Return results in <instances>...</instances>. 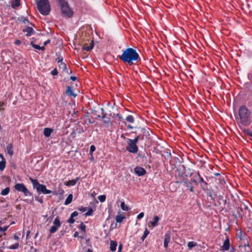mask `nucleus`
Returning <instances> with one entry per match:
<instances>
[{
    "label": "nucleus",
    "instance_id": "1",
    "mask_svg": "<svg viewBox=\"0 0 252 252\" xmlns=\"http://www.w3.org/2000/svg\"><path fill=\"white\" fill-rule=\"evenodd\" d=\"M139 56L136 50L132 48H126L120 56V59L125 63L131 65L133 61H137Z\"/></svg>",
    "mask_w": 252,
    "mask_h": 252
},
{
    "label": "nucleus",
    "instance_id": "2",
    "mask_svg": "<svg viewBox=\"0 0 252 252\" xmlns=\"http://www.w3.org/2000/svg\"><path fill=\"white\" fill-rule=\"evenodd\" d=\"M251 111L246 106H242L239 109L238 115L236 116V119L238 123L245 126H248L251 124Z\"/></svg>",
    "mask_w": 252,
    "mask_h": 252
},
{
    "label": "nucleus",
    "instance_id": "3",
    "mask_svg": "<svg viewBox=\"0 0 252 252\" xmlns=\"http://www.w3.org/2000/svg\"><path fill=\"white\" fill-rule=\"evenodd\" d=\"M37 7L39 12L43 15H47L51 11L48 0H37Z\"/></svg>",
    "mask_w": 252,
    "mask_h": 252
},
{
    "label": "nucleus",
    "instance_id": "4",
    "mask_svg": "<svg viewBox=\"0 0 252 252\" xmlns=\"http://www.w3.org/2000/svg\"><path fill=\"white\" fill-rule=\"evenodd\" d=\"M30 180L33 185V188L36 189L38 193L44 194L52 193V191L51 190L47 189L45 185L39 184L37 180L32 179V178H30Z\"/></svg>",
    "mask_w": 252,
    "mask_h": 252
},
{
    "label": "nucleus",
    "instance_id": "5",
    "mask_svg": "<svg viewBox=\"0 0 252 252\" xmlns=\"http://www.w3.org/2000/svg\"><path fill=\"white\" fill-rule=\"evenodd\" d=\"M59 2L61 11L65 16H72L73 12L69 6L68 2L65 0H58Z\"/></svg>",
    "mask_w": 252,
    "mask_h": 252
},
{
    "label": "nucleus",
    "instance_id": "6",
    "mask_svg": "<svg viewBox=\"0 0 252 252\" xmlns=\"http://www.w3.org/2000/svg\"><path fill=\"white\" fill-rule=\"evenodd\" d=\"M126 150L130 153H136L138 152V148L135 143L128 141Z\"/></svg>",
    "mask_w": 252,
    "mask_h": 252
},
{
    "label": "nucleus",
    "instance_id": "7",
    "mask_svg": "<svg viewBox=\"0 0 252 252\" xmlns=\"http://www.w3.org/2000/svg\"><path fill=\"white\" fill-rule=\"evenodd\" d=\"M53 225L50 227V233H55L59 227L61 226V222L58 217H57L53 221Z\"/></svg>",
    "mask_w": 252,
    "mask_h": 252
},
{
    "label": "nucleus",
    "instance_id": "8",
    "mask_svg": "<svg viewBox=\"0 0 252 252\" xmlns=\"http://www.w3.org/2000/svg\"><path fill=\"white\" fill-rule=\"evenodd\" d=\"M134 172L138 176H141L146 174V171L143 167L140 166H136L134 168Z\"/></svg>",
    "mask_w": 252,
    "mask_h": 252
},
{
    "label": "nucleus",
    "instance_id": "9",
    "mask_svg": "<svg viewBox=\"0 0 252 252\" xmlns=\"http://www.w3.org/2000/svg\"><path fill=\"white\" fill-rule=\"evenodd\" d=\"M229 248L230 242L229 238L227 237L223 243V245L221 247V250L223 251H228L229 249Z\"/></svg>",
    "mask_w": 252,
    "mask_h": 252
},
{
    "label": "nucleus",
    "instance_id": "10",
    "mask_svg": "<svg viewBox=\"0 0 252 252\" xmlns=\"http://www.w3.org/2000/svg\"><path fill=\"white\" fill-rule=\"evenodd\" d=\"M14 188L17 190L22 192L27 188L23 183L16 184Z\"/></svg>",
    "mask_w": 252,
    "mask_h": 252
},
{
    "label": "nucleus",
    "instance_id": "11",
    "mask_svg": "<svg viewBox=\"0 0 252 252\" xmlns=\"http://www.w3.org/2000/svg\"><path fill=\"white\" fill-rule=\"evenodd\" d=\"M20 0H13L10 2V6L13 9H17L20 5Z\"/></svg>",
    "mask_w": 252,
    "mask_h": 252
},
{
    "label": "nucleus",
    "instance_id": "12",
    "mask_svg": "<svg viewBox=\"0 0 252 252\" xmlns=\"http://www.w3.org/2000/svg\"><path fill=\"white\" fill-rule=\"evenodd\" d=\"M23 32H27L26 36H30L32 33L34 32L33 29L30 27H27V28L23 29L22 30Z\"/></svg>",
    "mask_w": 252,
    "mask_h": 252
},
{
    "label": "nucleus",
    "instance_id": "13",
    "mask_svg": "<svg viewBox=\"0 0 252 252\" xmlns=\"http://www.w3.org/2000/svg\"><path fill=\"white\" fill-rule=\"evenodd\" d=\"M242 242L241 243V245H242V247H246L245 251L246 252H250V249L249 247V241L247 239L245 240L244 239V240H242Z\"/></svg>",
    "mask_w": 252,
    "mask_h": 252
},
{
    "label": "nucleus",
    "instance_id": "14",
    "mask_svg": "<svg viewBox=\"0 0 252 252\" xmlns=\"http://www.w3.org/2000/svg\"><path fill=\"white\" fill-rule=\"evenodd\" d=\"M65 94L68 96H73L74 97H75L77 95L73 92L72 88L69 86L66 87Z\"/></svg>",
    "mask_w": 252,
    "mask_h": 252
},
{
    "label": "nucleus",
    "instance_id": "15",
    "mask_svg": "<svg viewBox=\"0 0 252 252\" xmlns=\"http://www.w3.org/2000/svg\"><path fill=\"white\" fill-rule=\"evenodd\" d=\"M170 240V236L169 234L166 233L165 235V238L164 240V247L167 249L168 247V244Z\"/></svg>",
    "mask_w": 252,
    "mask_h": 252
},
{
    "label": "nucleus",
    "instance_id": "16",
    "mask_svg": "<svg viewBox=\"0 0 252 252\" xmlns=\"http://www.w3.org/2000/svg\"><path fill=\"white\" fill-rule=\"evenodd\" d=\"M79 178L77 177L75 179L69 180L65 185L67 186H73L76 184L77 182L79 180Z\"/></svg>",
    "mask_w": 252,
    "mask_h": 252
},
{
    "label": "nucleus",
    "instance_id": "17",
    "mask_svg": "<svg viewBox=\"0 0 252 252\" xmlns=\"http://www.w3.org/2000/svg\"><path fill=\"white\" fill-rule=\"evenodd\" d=\"M53 129L50 128L46 127L44 129L43 133L45 137H49Z\"/></svg>",
    "mask_w": 252,
    "mask_h": 252
},
{
    "label": "nucleus",
    "instance_id": "18",
    "mask_svg": "<svg viewBox=\"0 0 252 252\" xmlns=\"http://www.w3.org/2000/svg\"><path fill=\"white\" fill-rule=\"evenodd\" d=\"M0 157H1L2 160L0 161V170L3 171L5 167L6 161L2 155H1Z\"/></svg>",
    "mask_w": 252,
    "mask_h": 252
},
{
    "label": "nucleus",
    "instance_id": "19",
    "mask_svg": "<svg viewBox=\"0 0 252 252\" xmlns=\"http://www.w3.org/2000/svg\"><path fill=\"white\" fill-rule=\"evenodd\" d=\"M117 243L116 241H111L110 244V249L112 252H115L116 250Z\"/></svg>",
    "mask_w": 252,
    "mask_h": 252
},
{
    "label": "nucleus",
    "instance_id": "20",
    "mask_svg": "<svg viewBox=\"0 0 252 252\" xmlns=\"http://www.w3.org/2000/svg\"><path fill=\"white\" fill-rule=\"evenodd\" d=\"M59 67L62 69V71L68 73V70L66 68V65L64 63H59Z\"/></svg>",
    "mask_w": 252,
    "mask_h": 252
},
{
    "label": "nucleus",
    "instance_id": "21",
    "mask_svg": "<svg viewBox=\"0 0 252 252\" xmlns=\"http://www.w3.org/2000/svg\"><path fill=\"white\" fill-rule=\"evenodd\" d=\"M12 148H13V146L11 143L9 144L6 147V150H7V153L11 156H12L13 154Z\"/></svg>",
    "mask_w": 252,
    "mask_h": 252
},
{
    "label": "nucleus",
    "instance_id": "22",
    "mask_svg": "<svg viewBox=\"0 0 252 252\" xmlns=\"http://www.w3.org/2000/svg\"><path fill=\"white\" fill-rule=\"evenodd\" d=\"M72 198H73L72 194H69L65 200L64 204L67 205H68L69 204H70L72 200Z\"/></svg>",
    "mask_w": 252,
    "mask_h": 252
},
{
    "label": "nucleus",
    "instance_id": "23",
    "mask_svg": "<svg viewBox=\"0 0 252 252\" xmlns=\"http://www.w3.org/2000/svg\"><path fill=\"white\" fill-rule=\"evenodd\" d=\"M159 218L158 216H155L153 219V221L151 222V224L153 226L155 227L158 225V222Z\"/></svg>",
    "mask_w": 252,
    "mask_h": 252
},
{
    "label": "nucleus",
    "instance_id": "24",
    "mask_svg": "<svg viewBox=\"0 0 252 252\" xmlns=\"http://www.w3.org/2000/svg\"><path fill=\"white\" fill-rule=\"evenodd\" d=\"M125 218H126L125 217H124L121 215H117L116 217V221L117 222L121 223L123 221V220L124 219H125Z\"/></svg>",
    "mask_w": 252,
    "mask_h": 252
},
{
    "label": "nucleus",
    "instance_id": "25",
    "mask_svg": "<svg viewBox=\"0 0 252 252\" xmlns=\"http://www.w3.org/2000/svg\"><path fill=\"white\" fill-rule=\"evenodd\" d=\"M121 207L122 209L124 211H128L130 208L125 205V203L124 202H122L121 203Z\"/></svg>",
    "mask_w": 252,
    "mask_h": 252
},
{
    "label": "nucleus",
    "instance_id": "26",
    "mask_svg": "<svg viewBox=\"0 0 252 252\" xmlns=\"http://www.w3.org/2000/svg\"><path fill=\"white\" fill-rule=\"evenodd\" d=\"M10 191V189L8 187L2 190L0 194L2 195H6L8 194L9 192Z\"/></svg>",
    "mask_w": 252,
    "mask_h": 252
},
{
    "label": "nucleus",
    "instance_id": "27",
    "mask_svg": "<svg viewBox=\"0 0 252 252\" xmlns=\"http://www.w3.org/2000/svg\"><path fill=\"white\" fill-rule=\"evenodd\" d=\"M185 184L186 185V186L187 188H189V190L191 192H193V187L191 186V183H189V182H185Z\"/></svg>",
    "mask_w": 252,
    "mask_h": 252
},
{
    "label": "nucleus",
    "instance_id": "28",
    "mask_svg": "<svg viewBox=\"0 0 252 252\" xmlns=\"http://www.w3.org/2000/svg\"><path fill=\"white\" fill-rule=\"evenodd\" d=\"M149 231L146 228L144 232L143 236H142L141 239L142 241H143L146 238L147 235L149 234Z\"/></svg>",
    "mask_w": 252,
    "mask_h": 252
},
{
    "label": "nucleus",
    "instance_id": "29",
    "mask_svg": "<svg viewBox=\"0 0 252 252\" xmlns=\"http://www.w3.org/2000/svg\"><path fill=\"white\" fill-rule=\"evenodd\" d=\"M140 138V136L138 135L137 137H136L134 139H129V138H127V139L128 141L132 142L136 144L138 142V140Z\"/></svg>",
    "mask_w": 252,
    "mask_h": 252
},
{
    "label": "nucleus",
    "instance_id": "30",
    "mask_svg": "<svg viewBox=\"0 0 252 252\" xmlns=\"http://www.w3.org/2000/svg\"><path fill=\"white\" fill-rule=\"evenodd\" d=\"M126 121H127V122H128L129 123H132L134 122V118L132 117V116H131V115L127 116L126 117Z\"/></svg>",
    "mask_w": 252,
    "mask_h": 252
},
{
    "label": "nucleus",
    "instance_id": "31",
    "mask_svg": "<svg viewBox=\"0 0 252 252\" xmlns=\"http://www.w3.org/2000/svg\"><path fill=\"white\" fill-rule=\"evenodd\" d=\"M22 192L24 194L25 196H31L32 195V193L27 189V188H26Z\"/></svg>",
    "mask_w": 252,
    "mask_h": 252
},
{
    "label": "nucleus",
    "instance_id": "32",
    "mask_svg": "<svg viewBox=\"0 0 252 252\" xmlns=\"http://www.w3.org/2000/svg\"><path fill=\"white\" fill-rule=\"evenodd\" d=\"M33 47L36 49L38 50H41L42 51H44L45 49V48L44 46H40L38 45H33Z\"/></svg>",
    "mask_w": 252,
    "mask_h": 252
},
{
    "label": "nucleus",
    "instance_id": "33",
    "mask_svg": "<svg viewBox=\"0 0 252 252\" xmlns=\"http://www.w3.org/2000/svg\"><path fill=\"white\" fill-rule=\"evenodd\" d=\"M196 245V243L194 242H189L188 244V247L189 249H191Z\"/></svg>",
    "mask_w": 252,
    "mask_h": 252
},
{
    "label": "nucleus",
    "instance_id": "34",
    "mask_svg": "<svg viewBox=\"0 0 252 252\" xmlns=\"http://www.w3.org/2000/svg\"><path fill=\"white\" fill-rule=\"evenodd\" d=\"M98 200L101 202H103L106 199V196L105 195H101L98 196Z\"/></svg>",
    "mask_w": 252,
    "mask_h": 252
},
{
    "label": "nucleus",
    "instance_id": "35",
    "mask_svg": "<svg viewBox=\"0 0 252 252\" xmlns=\"http://www.w3.org/2000/svg\"><path fill=\"white\" fill-rule=\"evenodd\" d=\"M19 243H17L14 245L10 246L9 247V249H12V250L16 249L19 247Z\"/></svg>",
    "mask_w": 252,
    "mask_h": 252
},
{
    "label": "nucleus",
    "instance_id": "36",
    "mask_svg": "<svg viewBox=\"0 0 252 252\" xmlns=\"http://www.w3.org/2000/svg\"><path fill=\"white\" fill-rule=\"evenodd\" d=\"M93 209L91 208H90L88 211L85 213V216H91L93 214Z\"/></svg>",
    "mask_w": 252,
    "mask_h": 252
},
{
    "label": "nucleus",
    "instance_id": "37",
    "mask_svg": "<svg viewBox=\"0 0 252 252\" xmlns=\"http://www.w3.org/2000/svg\"><path fill=\"white\" fill-rule=\"evenodd\" d=\"M237 236L238 238H240L241 240H244V236H243L242 231H240L237 233Z\"/></svg>",
    "mask_w": 252,
    "mask_h": 252
},
{
    "label": "nucleus",
    "instance_id": "38",
    "mask_svg": "<svg viewBox=\"0 0 252 252\" xmlns=\"http://www.w3.org/2000/svg\"><path fill=\"white\" fill-rule=\"evenodd\" d=\"M244 131L246 134L252 137V131L249 129H244Z\"/></svg>",
    "mask_w": 252,
    "mask_h": 252
},
{
    "label": "nucleus",
    "instance_id": "39",
    "mask_svg": "<svg viewBox=\"0 0 252 252\" xmlns=\"http://www.w3.org/2000/svg\"><path fill=\"white\" fill-rule=\"evenodd\" d=\"M198 178H200V183H204L205 182L204 181V180L202 178L200 177V175L199 174L195 175V178L196 179H198Z\"/></svg>",
    "mask_w": 252,
    "mask_h": 252
},
{
    "label": "nucleus",
    "instance_id": "40",
    "mask_svg": "<svg viewBox=\"0 0 252 252\" xmlns=\"http://www.w3.org/2000/svg\"><path fill=\"white\" fill-rule=\"evenodd\" d=\"M51 73L52 75L56 76L58 75V71L56 68H55L51 72Z\"/></svg>",
    "mask_w": 252,
    "mask_h": 252
},
{
    "label": "nucleus",
    "instance_id": "41",
    "mask_svg": "<svg viewBox=\"0 0 252 252\" xmlns=\"http://www.w3.org/2000/svg\"><path fill=\"white\" fill-rule=\"evenodd\" d=\"M56 61L58 63H60L63 62V58L62 57L59 56L58 59H57Z\"/></svg>",
    "mask_w": 252,
    "mask_h": 252
},
{
    "label": "nucleus",
    "instance_id": "42",
    "mask_svg": "<svg viewBox=\"0 0 252 252\" xmlns=\"http://www.w3.org/2000/svg\"><path fill=\"white\" fill-rule=\"evenodd\" d=\"M35 199L38 202H40L41 204H42L43 203V199L38 196H35Z\"/></svg>",
    "mask_w": 252,
    "mask_h": 252
},
{
    "label": "nucleus",
    "instance_id": "43",
    "mask_svg": "<svg viewBox=\"0 0 252 252\" xmlns=\"http://www.w3.org/2000/svg\"><path fill=\"white\" fill-rule=\"evenodd\" d=\"M95 147L94 145H91L90 147V153L92 155L93 153L95 151Z\"/></svg>",
    "mask_w": 252,
    "mask_h": 252
},
{
    "label": "nucleus",
    "instance_id": "44",
    "mask_svg": "<svg viewBox=\"0 0 252 252\" xmlns=\"http://www.w3.org/2000/svg\"><path fill=\"white\" fill-rule=\"evenodd\" d=\"M80 228L84 232L85 231V228H86V225L83 224V222H81L80 225Z\"/></svg>",
    "mask_w": 252,
    "mask_h": 252
},
{
    "label": "nucleus",
    "instance_id": "45",
    "mask_svg": "<svg viewBox=\"0 0 252 252\" xmlns=\"http://www.w3.org/2000/svg\"><path fill=\"white\" fill-rule=\"evenodd\" d=\"M164 158L165 159H169V158H171V154L170 153H168V152H166L165 155L164 156Z\"/></svg>",
    "mask_w": 252,
    "mask_h": 252
},
{
    "label": "nucleus",
    "instance_id": "46",
    "mask_svg": "<svg viewBox=\"0 0 252 252\" xmlns=\"http://www.w3.org/2000/svg\"><path fill=\"white\" fill-rule=\"evenodd\" d=\"M82 49L84 50H86L88 51H90L89 50V46L86 43L84 45L83 47H82Z\"/></svg>",
    "mask_w": 252,
    "mask_h": 252
},
{
    "label": "nucleus",
    "instance_id": "47",
    "mask_svg": "<svg viewBox=\"0 0 252 252\" xmlns=\"http://www.w3.org/2000/svg\"><path fill=\"white\" fill-rule=\"evenodd\" d=\"M141 132H142L146 136L149 135V132L144 128H141Z\"/></svg>",
    "mask_w": 252,
    "mask_h": 252
},
{
    "label": "nucleus",
    "instance_id": "48",
    "mask_svg": "<svg viewBox=\"0 0 252 252\" xmlns=\"http://www.w3.org/2000/svg\"><path fill=\"white\" fill-rule=\"evenodd\" d=\"M75 221V220L73 219V218L71 217L70 216V218L68 220L67 222L69 223H73Z\"/></svg>",
    "mask_w": 252,
    "mask_h": 252
},
{
    "label": "nucleus",
    "instance_id": "49",
    "mask_svg": "<svg viewBox=\"0 0 252 252\" xmlns=\"http://www.w3.org/2000/svg\"><path fill=\"white\" fill-rule=\"evenodd\" d=\"M144 213H143V212L140 213L137 216V219L140 220V219H142L144 217Z\"/></svg>",
    "mask_w": 252,
    "mask_h": 252
},
{
    "label": "nucleus",
    "instance_id": "50",
    "mask_svg": "<svg viewBox=\"0 0 252 252\" xmlns=\"http://www.w3.org/2000/svg\"><path fill=\"white\" fill-rule=\"evenodd\" d=\"M8 227H9L8 226H5L4 227H0V232H4V231H6L7 228H8Z\"/></svg>",
    "mask_w": 252,
    "mask_h": 252
},
{
    "label": "nucleus",
    "instance_id": "51",
    "mask_svg": "<svg viewBox=\"0 0 252 252\" xmlns=\"http://www.w3.org/2000/svg\"><path fill=\"white\" fill-rule=\"evenodd\" d=\"M78 215V213L77 211H74L72 213H71V217H72V218H74L75 217H76L77 216V215Z\"/></svg>",
    "mask_w": 252,
    "mask_h": 252
},
{
    "label": "nucleus",
    "instance_id": "52",
    "mask_svg": "<svg viewBox=\"0 0 252 252\" xmlns=\"http://www.w3.org/2000/svg\"><path fill=\"white\" fill-rule=\"evenodd\" d=\"M207 183L205 182L203 183V185H202V188L203 190H205L207 189Z\"/></svg>",
    "mask_w": 252,
    "mask_h": 252
},
{
    "label": "nucleus",
    "instance_id": "53",
    "mask_svg": "<svg viewBox=\"0 0 252 252\" xmlns=\"http://www.w3.org/2000/svg\"><path fill=\"white\" fill-rule=\"evenodd\" d=\"M78 210L82 212H84L86 211V208L84 207H81L78 209Z\"/></svg>",
    "mask_w": 252,
    "mask_h": 252
},
{
    "label": "nucleus",
    "instance_id": "54",
    "mask_svg": "<svg viewBox=\"0 0 252 252\" xmlns=\"http://www.w3.org/2000/svg\"><path fill=\"white\" fill-rule=\"evenodd\" d=\"M89 46V50L90 51L93 48V47L94 46L93 41H91V42L90 43V44Z\"/></svg>",
    "mask_w": 252,
    "mask_h": 252
},
{
    "label": "nucleus",
    "instance_id": "55",
    "mask_svg": "<svg viewBox=\"0 0 252 252\" xmlns=\"http://www.w3.org/2000/svg\"><path fill=\"white\" fill-rule=\"evenodd\" d=\"M89 46V50L90 51L93 48V47L94 46L93 41H91V42L90 43V44Z\"/></svg>",
    "mask_w": 252,
    "mask_h": 252
},
{
    "label": "nucleus",
    "instance_id": "56",
    "mask_svg": "<svg viewBox=\"0 0 252 252\" xmlns=\"http://www.w3.org/2000/svg\"><path fill=\"white\" fill-rule=\"evenodd\" d=\"M21 41L19 39H16L15 41V44L17 45H19L20 44H21Z\"/></svg>",
    "mask_w": 252,
    "mask_h": 252
},
{
    "label": "nucleus",
    "instance_id": "57",
    "mask_svg": "<svg viewBox=\"0 0 252 252\" xmlns=\"http://www.w3.org/2000/svg\"><path fill=\"white\" fill-rule=\"evenodd\" d=\"M50 42V40L48 39L47 41H45L43 43V46L45 47V46L47 45L48 44H49Z\"/></svg>",
    "mask_w": 252,
    "mask_h": 252
},
{
    "label": "nucleus",
    "instance_id": "58",
    "mask_svg": "<svg viewBox=\"0 0 252 252\" xmlns=\"http://www.w3.org/2000/svg\"><path fill=\"white\" fill-rule=\"evenodd\" d=\"M116 116L119 118V119H120L121 120H123V118L122 116L121 115L119 114H116Z\"/></svg>",
    "mask_w": 252,
    "mask_h": 252
},
{
    "label": "nucleus",
    "instance_id": "59",
    "mask_svg": "<svg viewBox=\"0 0 252 252\" xmlns=\"http://www.w3.org/2000/svg\"><path fill=\"white\" fill-rule=\"evenodd\" d=\"M70 79V80L74 81L76 80L77 78L75 76H71Z\"/></svg>",
    "mask_w": 252,
    "mask_h": 252
},
{
    "label": "nucleus",
    "instance_id": "60",
    "mask_svg": "<svg viewBox=\"0 0 252 252\" xmlns=\"http://www.w3.org/2000/svg\"><path fill=\"white\" fill-rule=\"evenodd\" d=\"M122 247H123V245L122 244H120L119 245V247H118V251H122Z\"/></svg>",
    "mask_w": 252,
    "mask_h": 252
},
{
    "label": "nucleus",
    "instance_id": "61",
    "mask_svg": "<svg viewBox=\"0 0 252 252\" xmlns=\"http://www.w3.org/2000/svg\"><path fill=\"white\" fill-rule=\"evenodd\" d=\"M106 114L105 113H103V114H102V116L101 117V118L102 119H104V118H105L106 117Z\"/></svg>",
    "mask_w": 252,
    "mask_h": 252
},
{
    "label": "nucleus",
    "instance_id": "62",
    "mask_svg": "<svg viewBox=\"0 0 252 252\" xmlns=\"http://www.w3.org/2000/svg\"><path fill=\"white\" fill-rule=\"evenodd\" d=\"M191 182L194 183L195 185L198 184L197 181H196V179L191 180Z\"/></svg>",
    "mask_w": 252,
    "mask_h": 252
},
{
    "label": "nucleus",
    "instance_id": "63",
    "mask_svg": "<svg viewBox=\"0 0 252 252\" xmlns=\"http://www.w3.org/2000/svg\"><path fill=\"white\" fill-rule=\"evenodd\" d=\"M230 252H236V249L234 247H232L230 251Z\"/></svg>",
    "mask_w": 252,
    "mask_h": 252
},
{
    "label": "nucleus",
    "instance_id": "64",
    "mask_svg": "<svg viewBox=\"0 0 252 252\" xmlns=\"http://www.w3.org/2000/svg\"><path fill=\"white\" fill-rule=\"evenodd\" d=\"M74 237H77L78 236V232H75L73 235Z\"/></svg>",
    "mask_w": 252,
    "mask_h": 252
}]
</instances>
